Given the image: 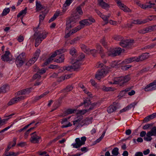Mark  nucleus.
Listing matches in <instances>:
<instances>
[{
    "mask_svg": "<svg viewBox=\"0 0 156 156\" xmlns=\"http://www.w3.org/2000/svg\"><path fill=\"white\" fill-rule=\"evenodd\" d=\"M105 131H104L103 132V133L101 135V136L99 137V138L97 139L95 141V144H96L97 143H99L101 140H102V139L105 136Z\"/></svg>",
    "mask_w": 156,
    "mask_h": 156,
    "instance_id": "50",
    "label": "nucleus"
},
{
    "mask_svg": "<svg viewBox=\"0 0 156 156\" xmlns=\"http://www.w3.org/2000/svg\"><path fill=\"white\" fill-rule=\"evenodd\" d=\"M136 62H139L144 60L148 58L147 55L146 53H144L142 55L139 56L138 57H135Z\"/></svg>",
    "mask_w": 156,
    "mask_h": 156,
    "instance_id": "23",
    "label": "nucleus"
},
{
    "mask_svg": "<svg viewBox=\"0 0 156 156\" xmlns=\"http://www.w3.org/2000/svg\"><path fill=\"white\" fill-rule=\"evenodd\" d=\"M133 40H123V39L119 43L120 45L122 47L125 48L131 45Z\"/></svg>",
    "mask_w": 156,
    "mask_h": 156,
    "instance_id": "13",
    "label": "nucleus"
},
{
    "mask_svg": "<svg viewBox=\"0 0 156 156\" xmlns=\"http://www.w3.org/2000/svg\"><path fill=\"white\" fill-rule=\"evenodd\" d=\"M41 51L39 49H37L34 55L33 58L30 59L28 61L26 64L27 65L29 66L31 64H33L37 60L39 56Z\"/></svg>",
    "mask_w": 156,
    "mask_h": 156,
    "instance_id": "7",
    "label": "nucleus"
},
{
    "mask_svg": "<svg viewBox=\"0 0 156 156\" xmlns=\"http://www.w3.org/2000/svg\"><path fill=\"white\" fill-rule=\"evenodd\" d=\"M25 61V53H22L20 54L16 58L15 62L17 67L21 66Z\"/></svg>",
    "mask_w": 156,
    "mask_h": 156,
    "instance_id": "5",
    "label": "nucleus"
},
{
    "mask_svg": "<svg viewBox=\"0 0 156 156\" xmlns=\"http://www.w3.org/2000/svg\"><path fill=\"white\" fill-rule=\"evenodd\" d=\"M86 140V138L85 136H83L81 138V140L80 138H77L75 140L76 143L72 144L74 148H78L80 147L82 145L85 144V142Z\"/></svg>",
    "mask_w": 156,
    "mask_h": 156,
    "instance_id": "6",
    "label": "nucleus"
},
{
    "mask_svg": "<svg viewBox=\"0 0 156 156\" xmlns=\"http://www.w3.org/2000/svg\"><path fill=\"white\" fill-rule=\"evenodd\" d=\"M144 89L146 91H152L156 89V81L155 80L147 85Z\"/></svg>",
    "mask_w": 156,
    "mask_h": 156,
    "instance_id": "11",
    "label": "nucleus"
},
{
    "mask_svg": "<svg viewBox=\"0 0 156 156\" xmlns=\"http://www.w3.org/2000/svg\"><path fill=\"white\" fill-rule=\"evenodd\" d=\"M45 17V15L44 14L42 15H40L39 16V24L40 23L42 22L43 20L44 19Z\"/></svg>",
    "mask_w": 156,
    "mask_h": 156,
    "instance_id": "59",
    "label": "nucleus"
},
{
    "mask_svg": "<svg viewBox=\"0 0 156 156\" xmlns=\"http://www.w3.org/2000/svg\"><path fill=\"white\" fill-rule=\"evenodd\" d=\"M146 21L145 20H134L133 21L132 23L134 24H140L143 23H146Z\"/></svg>",
    "mask_w": 156,
    "mask_h": 156,
    "instance_id": "34",
    "label": "nucleus"
},
{
    "mask_svg": "<svg viewBox=\"0 0 156 156\" xmlns=\"http://www.w3.org/2000/svg\"><path fill=\"white\" fill-rule=\"evenodd\" d=\"M80 15H77L76 13L74 14L67 20L66 28H70L74 26L75 24L80 19Z\"/></svg>",
    "mask_w": 156,
    "mask_h": 156,
    "instance_id": "3",
    "label": "nucleus"
},
{
    "mask_svg": "<svg viewBox=\"0 0 156 156\" xmlns=\"http://www.w3.org/2000/svg\"><path fill=\"white\" fill-rule=\"evenodd\" d=\"M122 49L120 48H115L112 52V55L114 56H116L119 55L122 52Z\"/></svg>",
    "mask_w": 156,
    "mask_h": 156,
    "instance_id": "25",
    "label": "nucleus"
},
{
    "mask_svg": "<svg viewBox=\"0 0 156 156\" xmlns=\"http://www.w3.org/2000/svg\"><path fill=\"white\" fill-rule=\"evenodd\" d=\"M14 115V114H11L10 115H5V117H9V119H4L2 120H0V123L1 124L2 126L4 124V123L5 122L8 121V119L10 118L13 115Z\"/></svg>",
    "mask_w": 156,
    "mask_h": 156,
    "instance_id": "38",
    "label": "nucleus"
},
{
    "mask_svg": "<svg viewBox=\"0 0 156 156\" xmlns=\"http://www.w3.org/2000/svg\"><path fill=\"white\" fill-rule=\"evenodd\" d=\"M36 127H32L29 129L25 133L24 137L25 139L27 138L28 135L32 130H33Z\"/></svg>",
    "mask_w": 156,
    "mask_h": 156,
    "instance_id": "43",
    "label": "nucleus"
},
{
    "mask_svg": "<svg viewBox=\"0 0 156 156\" xmlns=\"http://www.w3.org/2000/svg\"><path fill=\"white\" fill-rule=\"evenodd\" d=\"M80 47L82 50L87 54H89L90 52V49L87 47L83 44L80 45Z\"/></svg>",
    "mask_w": 156,
    "mask_h": 156,
    "instance_id": "28",
    "label": "nucleus"
},
{
    "mask_svg": "<svg viewBox=\"0 0 156 156\" xmlns=\"http://www.w3.org/2000/svg\"><path fill=\"white\" fill-rule=\"evenodd\" d=\"M66 51V50L65 49H61L55 51L54 53H53L50 56L51 57L53 58L57 55L62 54Z\"/></svg>",
    "mask_w": 156,
    "mask_h": 156,
    "instance_id": "18",
    "label": "nucleus"
},
{
    "mask_svg": "<svg viewBox=\"0 0 156 156\" xmlns=\"http://www.w3.org/2000/svg\"><path fill=\"white\" fill-rule=\"evenodd\" d=\"M152 126V125L151 124H148L143 126V129L144 130H146L148 129L150 126Z\"/></svg>",
    "mask_w": 156,
    "mask_h": 156,
    "instance_id": "60",
    "label": "nucleus"
},
{
    "mask_svg": "<svg viewBox=\"0 0 156 156\" xmlns=\"http://www.w3.org/2000/svg\"><path fill=\"white\" fill-rule=\"evenodd\" d=\"M10 53L9 51H6L5 52V53L2 55L1 59L2 60L4 61H9L10 60L9 55Z\"/></svg>",
    "mask_w": 156,
    "mask_h": 156,
    "instance_id": "17",
    "label": "nucleus"
},
{
    "mask_svg": "<svg viewBox=\"0 0 156 156\" xmlns=\"http://www.w3.org/2000/svg\"><path fill=\"white\" fill-rule=\"evenodd\" d=\"M27 8L25 7L24 9L23 10L21 11L17 15V17H19L22 15H24L27 13Z\"/></svg>",
    "mask_w": 156,
    "mask_h": 156,
    "instance_id": "42",
    "label": "nucleus"
},
{
    "mask_svg": "<svg viewBox=\"0 0 156 156\" xmlns=\"http://www.w3.org/2000/svg\"><path fill=\"white\" fill-rule=\"evenodd\" d=\"M73 89V87L71 86H68L65 89V90L66 92H69L71 91Z\"/></svg>",
    "mask_w": 156,
    "mask_h": 156,
    "instance_id": "62",
    "label": "nucleus"
},
{
    "mask_svg": "<svg viewBox=\"0 0 156 156\" xmlns=\"http://www.w3.org/2000/svg\"><path fill=\"white\" fill-rule=\"evenodd\" d=\"M40 75L42 74L43 73H45L46 70L43 68H42L41 70H39L38 72Z\"/></svg>",
    "mask_w": 156,
    "mask_h": 156,
    "instance_id": "64",
    "label": "nucleus"
},
{
    "mask_svg": "<svg viewBox=\"0 0 156 156\" xmlns=\"http://www.w3.org/2000/svg\"><path fill=\"white\" fill-rule=\"evenodd\" d=\"M100 16L103 19L106 23H108V19L109 17V16H106L102 14L101 15H100Z\"/></svg>",
    "mask_w": 156,
    "mask_h": 156,
    "instance_id": "46",
    "label": "nucleus"
},
{
    "mask_svg": "<svg viewBox=\"0 0 156 156\" xmlns=\"http://www.w3.org/2000/svg\"><path fill=\"white\" fill-rule=\"evenodd\" d=\"M36 10L37 12H39L41 10L43 7L40 3H39L37 1L36 2Z\"/></svg>",
    "mask_w": 156,
    "mask_h": 156,
    "instance_id": "35",
    "label": "nucleus"
},
{
    "mask_svg": "<svg viewBox=\"0 0 156 156\" xmlns=\"http://www.w3.org/2000/svg\"><path fill=\"white\" fill-rule=\"evenodd\" d=\"M99 5L103 8L105 9L108 8L109 5L107 3L103 1V0H98Z\"/></svg>",
    "mask_w": 156,
    "mask_h": 156,
    "instance_id": "24",
    "label": "nucleus"
},
{
    "mask_svg": "<svg viewBox=\"0 0 156 156\" xmlns=\"http://www.w3.org/2000/svg\"><path fill=\"white\" fill-rule=\"evenodd\" d=\"M117 109L116 107L113 105H110L107 109L108 113H111L115 111Z\"/></svg>",
    "mask_w": 156,
    "mask_h": 156,
    "instance_id": "29",
    "label": "nucleus"
},
{
    "mask_svg": "<svg viewBox=\"0 0 156 156\" xmlns=\"http://www.w3.org/2000/svg\"><path fill=\"white\" fill-rule=\"evenodd\" d=\"M10 9L9 8H5V9L1 15L2 16H3L7 15L10 12Z\"/></svg>",
    "mask_w": 156,
    "mask_h": 156,
    "instance_id": "41",
    "label": "nucleus"
},
{
    "mask_svg": "<svg viewBox=\"0 0 156 156\" xmlns=\"http://www.w3.org/2000/svg\"><path fill=\"white\" fill-rule=\"evenodd\" d=\"M79 39L78 37L75 38L71 41L70 44H74L75 43H76V42L79 40Z\"/></svg>",
    "mask_w": 156,
    "mask_h": 156,
    "instance_id": "58",
    "label": "nucleus"
},
{
    "mask_svg": "<svg viewBox=\"0 0 156 156\" xmlns=\"http://www.w3.org/2000/svg\"><path fill=\"white\" fill-rule=\"evenodd\" d=\"M81 63L79 60H77L72 65L73 69L74 71H77L78 69L80 68Z\"/></svg>",
    "mask_w": 156,
    "mask_h": 156,
    "instance_id": "21",
    "label": "nucleus"
},
{
    "mask_svg": "<svg viewBox=\"0 0 156 156\" xmlns=\"http://www.w3.org/2000/svg\"><path fill=\"white\" fill-rule=\"evenodd\" d=\"M64 59V56L63 55H61L58 58L55 60V62L58 63H61L63 62Z\"/></svg>",
    "mask_w": 156,
    "mask_h": 156,
    "instance_id": "39",
    "label": "nucleus"
},
{
    "mask_svg": "<svg viewBox=\"0 0 156 156\" xmlns=\"http://www.w3.org/2000/svg\"><path fill=\"white\" fill-rule=\"evenodd\" d=\"M53 58H52L50 56L49 58H48L46 60V61L44 63V65H47L49 63H50L53 60Z\"/></svg>",
    "mask_w": 156,
    "mask_h": 156,
    "instance_id": "55",
    "label": "nucleus"
},
{
    "mask_svg": "<svg viewBox=\"0 0 156 156\" xmlns=\"http://www.w3.org/2000/svg\"><path fill=\"white\" fill-rule=\"evenodd\" d=\"M96 48L97 49V50L99 51L100 53H102V52L103 50L100 45L98 44H97Z\"/></svg>",
    "mask_w": 156,
    "mask_h": 156,
    "instance_id": "56",
    "label": "nucleus"
},
{
    "mask_svg": "<svg viewBox=\"0 0 156 156\" xmlns=\"http://www.w3.org/2000/svg\"><path fill=\"white\" fill-rule=\"evenodd\" d=\"M154 30H156V25L150 26L145 28L140 29L138 31V32L140 34H144Z\"/></svg>",
    "mask_w": 156,
    "mask_h": 156,
    "instance_id": "10",
    "label": "nucleus"
},
{
    "mask_svg": "<svg viewBox=\"0 0 156 156\" xmlns=\"http://www.w3.org/2000/svg\"><path fill=\"white\" fill-rule=\"evenodd\" d=\"M41 139V137L38 136L36 134V132H35L31 134L30 141L34 144L38 143Z\"/></svg>",
    "mask_w": 156,
    "mask_h": 156,
    "instance_id": "8",
    "label": "nucleus"
},
{
    "mask_svg": "<svg viewBox=\"0 0 156 156\" xmlns=\"http://www.w3.org/2000/svg\"><path fill=\"white\" fill-rule=\"evenodd\" d=\"M137 104V102H134L130 104L127 107L120 110L119 112L120 113H121L125 112L126 111L132 108H134Z\"/></svg>",
    "mask_w": 156,
    "mask_h": 156,
    "instance_id": "16",
    "label": "nucleus"
},
{
    "mask_svg": "<svg viewBox=\"0 0 156 156\" xmlns=\"http://www.w3.org/2000/svg\"><path fill=\"white\" fill-rule=\"evenodd\" d=\"M81 5H82L77 7L76 9V12L78 13L80 15H82L83 14V12L81 8Z\"/></svg>",
    "mask_w": 156,
    "mask_h": 156,
    "instance_id": "40",
    "label": "nucleus"
},
{
    "mask_svg": "<svg viewBox=\"0 0 156 156\" xmlns=\"http://www.w3.org/2000/svg\"><path fill=\"white\" fill-rule=\"evenodd\" d=\"M83 116L81 115H78L76 114V116L74 119V120L73 122V125H75L76 124H81L83 122Z\"/></svg>",
    "mask_w": 156,
    "mask_h": 156,
    "instance_id": "12",
    "label": "nucleus"
},
{
    "mask_svg": "<svg viewBox=\"0 0 156 156\" xmlns=\"http://www.w3.org/2000/svg\"><path fill=\"white\" fill-rule=\"evenodd\" d=\"M31 88H27L18 91L17 93L18 97H15L17 102L26 99L31 92Z\"/></svg>",
    "mask_w": 156,
    "mask_h": 156,
    "instance_id": "2",
    "label": "nucleus"
},
{
    "mask_svg": "<svg viewBox=\"0 0 156 156\" xmlns=\"http://www.w3.org/2000/svg\"><path fill=\"white\" fill-rule=\"evenodd\" d=\"M39 25L37 27L34 29L36 32L33 35L34 38L35 39V46L37 47L41 42L42 41L47 37L48 33L43 31H38Z\"/></svg>",
    "mask_w": 156,
    "mask_h": 156,
    "instance_id": "1",
    "label": "nucleus"
},
{
    "mask_svg": "<svg viewBox=\"0 0 156 156\" xmlns=\"http://www.w3.org/2000/svg\"><path fill=\"white\" fill-rule=\"evenodd\" d=\"M80 25L79 26L81 27V28H83L85 26H88L89 25L88 20L87 19L83 20L80 22Z\"/></svg>",
    "mask_w": 156,
    "mask_h": 156,
    "instance_id": "27",
    "label": "nucleus"
},
{
    "mask_svg": "<svg viewBox=\"0 0 156 156\" xmlns=\"http://www.w3.org/2000/svg\"><path fill=\"white\" fill-rule=\"evenodd\" d=\"M114 39L117 41H121L123 39V38L122 37L120 36L119 35H115L114 37Z\"/></svg>",
    "mask_w": 156,
    "mask_h": 156,
    "instance_id": "53",
    "label": "nucleus"
},
{
    "mask_svg": "<svg viewBox=\"0 0 156 156\" xmlns=\"http://www.w3.org/2000/svg\"><path fill=\"white\" fill-rule=\"evenodd\" d=\"M14 115V114H11L10 115H5V117H9V119H4L2 120H0V123L1 124L2 126L4 124V123L5 122L8 121V119L10 118L13 115Z\"/></svg>",
    "mask_w": 156,
    "mask_h": 156,
    "instance_id": "37",
    "label": "nucleus"
},
{
    "mask_svg": "<svg viewBox=\"0 0 156 156\" xmlns=\"http://www.w3.org/2000/svg\"><path fill=\"white\" fill-rule=\"evenodd\" d=\"M120 64L119 63L118 61H115L112 63L111 66L112 67L118 68L120 66Z\"/></svg>",
    "mask_w": 156,
    "mask_h": 156,
    "instance_id": "45",
    "label": "nucleus"
},
{
    "mask_svg": "<svg viewBox=\"0 0 156 156\" xmlns=\"http://www.w3.org/2000/svg\"><path fill=\"white\" fill-rule=\"evenodd\" d=\"M41 77V76H40V74L38 72L37 73L34 75L33 76V78L34 79H39Z\"/></svg>",
    "mask_w": 156,
    "mask_h": 156,
    "instance_id": "57",
    "label": "nucleus"
},
{
    "mask_svg": "<svg viewBox=\"0 0 156 156\" xmlns=\"http://www.w3.org/2000/svg\"><path fill=\"white\" fill-rule=\"evenodd\" d=\"M106 71L104 69H102L101 70L98 71L95 75V78L98 80L104 77L106 74Z\"/></svg>",
    "mask_w": 156,
    "mask_h": 156,
    "instance_id": "14",
    "label": "nucleus"
},
{
    "mask_svg": "<svg viewBox=\"0 0 156 156\" xmlns=\"http://www.w3.org/2000/svg\"><path fill=\"white\" fill-rule=\"evenodd\" d=\"M9 90V87L8 85L5 84L0 88V94L5 93Z\"/></svg>",
    "mask_w": 156,
    "mask_h": 156,
    "instance_id": "20",
    "label": "nucleus"
},
{
    "mask_svg": "<svg viewBox=\"0 0 156 156\" xmlns=\"http://www.w3.org/2000/svg\"><path fill=\"white\" fill-rule=\"evenodd\" d=\"M17 102L16 100L15 97L12 99L8 103V105L9 106Z\"/></svg>",
    "mask_w": 156,
    "mask_h": 156,
    "instance_id": "48",
    "label": "nucleus"
},
{
    "mask_svg": "<svg viewBox=\"0 0 156 156\" xmlns=\"http://www.w3.org/2000/svg\"><path fill=\"white\" fill-rule=\"evenodd\" d=\"M88 111H89V110H87L86 109L76 110V114L78 115H81L83 116V115H84Z\"/></svg>",
    "mask_w": 156,
    "mask_h": 156,
    "instance_id": "33",
    "label": "nucleus"
},
{
    "mask_svg": "<svg viewBox=\"0 0 156 156\" xmlns=\"http://www.w3.org/2000/svg\"><path fill=\"white\" fill-rule=\"evenodd\" d=\"M136 58L135 57H132L125 59L122 63L123 64L129 63L133 61H136Z\"/></svg>",
    "mask_w": 156,
    "mask_h": 156,
    "instance_id": "22",
    "label": "nucleus"
},
{
    "mask_svg": "<svg viewBox=\"0 0 156 156\" xmlns=\"http://www.w3.org/2000/svg\"><path fill=\"white\" fill-rule=\"evenodd\" d=\"M70 54L73 56L75 57L77 54V51L75 48H71L70 49Z\"/></svg>",
    "mask_w": 156,
    "mask_h": 156,
    "instance_id": "32",
    "label": "nucleus"
},
{
    "mask_svg": "<svg viewBox=\"0 0 156 156\" xmlns=\"http://www.w3.org/2000/svg\"><path fill=\"white\" fill-rule=\"evenodd\" d=\"M19 153H14L13 152H9L5 151V156H17L19 155Z\"/></svg>",
    "mask_w": 156,
    "mask_h": 156,
    "instance_id": "30",
    "label": "nucleus"
},
{
    "mask_svg": "<svg viewBox=\"0 0 156 156\" xmlns=\"http://www.w3.org/2000/svg\"><path fill=\"white\" fill-rule=\"evenodd\" d=\"M81 29V27H80V26H78L76 27H75L72 30H71L70 31V32H71V34H73Z\"/></svg>",
    "mask_w": 156,
    "mask_h": 156,
    "instance_id": "44",
    "label": "nucleus"
},
{
    "mask_svg": "<svg viewBox=\"0 0 156 156\" xmlns=\"http://www.w3.org/2000/svg\"><path fill=\"white\" fill-rule=\"evenodd\" d=\"M76 110L75 109H68L64 112V115L62 116H65L67 115L73 113H76Z\"/></svg>",
    "mask_w": 156,
    "mask_h": 156,
    "instance_id": "26",
    "label": "nucleus"
},
{
    "mask_svg": "<svg viewBox=\"0 0 156 156\" xmlns=\"http://www.w3.org/2000/svg\"><path fill=\"white\" fill-rule=\"evenodd\" d=\"M102 90L105 91H112L114 90V89L111 87H103L102 88Z\"/></svg>",
    "mask_w": 156,
    "mask_h": 156,
    "instance_id": "52",
    "label": "nucleus"
},
{
    "mask_svg": "<svg viewBox=\"0 0 156 156\" xmlns=\"http://www.w3.org/2000/svg\"><path fill=\"white\" fill-rule=\"evenodd\" d=\"M118 151V148L117 147H115L112 150V153L113 155L115 156H117L119 154Z\"/></svg>",
    "mask_w": 156,
    "mask_h": 156,
    "instance_id": "51",
    "label": "nucleus"
},
{
    "mask_svg": "<svg viewBox=\"0 0 156 156\" xmlns=\"http://www.w3.org/2000/svg\"><path fill=\"white\" fill-rule=\"evenodd\" d=\"M84 57L85 55L83 54H81L78 57L79 59L78 60H79V62H80V61L84 58Z\"/></svg>",
    "mask_w": 156,
    "mask_h": 156,
    "instance_id": "63",
    "label": "nucleus"
},
{
    "mask_svg": "<svg viewBox=\"0 0 156 156\" xmlns=\"http://www.w3.org/2000/svg\"><path fill=\"white\" fill-rule=\"evenodd\" d=\"M156 117V113H154L146 117L143 120V122H147Z\"/></svg>",
    "mask_w": 156,
    "mask_h": 156,
    "instance_id": "19",
    "label": "nucleus"
},
{
    "mask_svg": "<svg viewBox=\"0 0 156 156\" xmlns=\"http://www.w3.org/2000/svg\"><path fill=\"white\" fill-rule=\"evenodd\" d=\"M136 4L143 9H145L147 8H151L155 5L154 3H151L150 2H149V5H144L141 3L139 1L136 2Z\"/></svg>",
    "mask_w": 156,
    "mask_h": 156,
    "instance_id": "15",
    "label": "nucleus"
},
{
    "mask_svg": "<svg viewBox=\"0 0 156 156\" xmlns=\"http://www.w3.org/2000/svg\"><path fill=\"white\" fill-rule=\"evenodd\" d=\"M149 133L151 136H156V127H153L151 130L147 132Z\"/></svg>",
    "mask_w": 156,
    "mask_h": 156,
    "instance_id": "31",
    "label": "nucleus"
},
{
    "mask_svg": "<svg viewBox=\"0 0 156 156\" xmlns=\"http://www.w3.org/2000/svg\"><path fill=\"white\" fill-rule=\"evenodd\" d=\"M59 13L56 12L55 13L53 16L51 17L49 21V22L50 23L53 21L59 16Z\"/></svg>",
    "mask_w": 156,
    "mask_h": 156,
    "instance_id": "49",
    "label": "nucleus"
},
{
    "mask_svg": "<svg viewBox=\"0 0 156 156\" xmlns=\"http://www.w3.org/2000/svg\"><path fill=\"white\" fill-rule=\"evenodd\" d=\"M146 136V137H144V140H145L147 141H150L152 140V138L151 137L152 136H151L149 133H147Z\"/></svg>",
    "mask_w": 156,
    "mask_h": 156,
    "instance_id": "47",
    "label": "nucleus"
},
{
    "mask_svg": "<svg viewBox=\"0 0 156 156\" xmlns=\"http://www.w3.org/2000/svg\"><path fill=\"white\" fill-rule=\"evenodd\" d=\"M130 80L129 76H121L118 78H115L114 82H110L109 83L111 84H117L120 86H122L125 83L127 82Z\"/></svg>",
    "mask_w": 156,
    "mask_h": 156,
    "instance_id": "4",
    "label": "nucleus"
},
{
    "mask_svg": "<svg viewBox=\"0 0 156 156\" xmlns=\"http://www.w3.org/2000/svg\"><path fill=\"white\" fill-rule=\"evenodd\" d=\"M156 45V44L154 43L151 44L149 45H148L146 46H145L144 48V49H151L153 48Z\"/></svg>",
    "mask_w": 156,
    "mask_h": 156,
    "instance_id": "54",
    "label": "nucleus"
},
{
    "mask_svg": "<svg viewBox=\"0 0 156 156\" xmlns=\"http://www.w3.org/2000/svg\"><path fill=\"white\" fill-rule=\"evenodd\" d=\"M87 20H88L89 25L95 22V20L92 17L89 18V19H87Z\"/></svg>",
    "mask_w": 156,
    "mask_h": 156,
    "instance_id": "61",
    "label": "nucleus"
},
{
    "mask_svg": "<svg viewBox=\"0 0 156 156\" xmlns=\"http://www.w3.org/2000/svg\"><path fill=\"white\" fill-rule=\"evenodd\" d=\"M83 101V104L84 105L85 107L86 108L87 107L90 105L91 102L89 98H87L86 99L84 100Z\"/></svg>",
    "mask_w": 156,
    "mask_h": 156,
    "instance_id": "36",
    "label": "nucleus"
},
{
    "mask_svg": "<svg viewBox=\"0 0 156 156\" xmlns=\"http://www.w3.org/2000/svg\"><path fill=\"white\" fill-rule=\"evenodd\" d=\"M118 5L119 8L125 12H131V10L124 4L122 3L119 0H115Z\"/></svg>",
    "mask_w": 156,
    "mask_h": 156,
    "instance_id": "9",
    "label": "nucleus"
}]
</instances>
